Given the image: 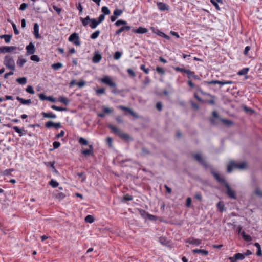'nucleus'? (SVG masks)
Wrapping results in <instances>:
<instances>
[{
  "instance_id": "1",
  "label": "nucleus",
  "mask_w": 262,
  "mask_h": 262,
  "mask_svg": "<svg viewBox=\"0 0 262 262\" xmlns=\"http://www.w3.org/2000/svg\"><path fill=\"white\" fill-rule=\"evenodd\" d=\"M211 173L219 183L225 186L227 189L226 194L230 198L233 199H237L235 192L231 189L230 185L224 178H221L219 174L213 170L211 171Z\"/></svg>"
},
{
  "instance_id": "2",
  "label": "nucleus",
  "mask_w": 262,
  "mask_h": 262,
  "mask_svg": "<svg viewBox=\"0 0 262 262\" xmlns=\"http://www.w3.org/2000/svg\"><path fill=\"white\" fill-rule=\"evenodd\" d=\"M99 80L102 83L112 88L111 92L115 95L120 94L121 92L124 91L123 90H118L117 88L116 83L113 81L108 76H104L103 77L100 78Z\"/></svg>"
},
{
  "instance_id": "3",
  "label": "nucleus",
  "mask_w": 262,
  "mask_h": 262,
  "mask_svg": "<svg viewBox=\"0 0 262 262\" xmlns=\"http://www.w3.org/2000/svg\"><path fill=\"white\" fill-rule=\"evenodd\" d=\"M83 157H94V147L92 144H89L88 141L83 138Z\"/></svg>"
},
{
  "instance_id": "4",
  "label": "nucleus",
  "mask_w": 262,
  "mask_h": 262,
  "mask_svg": "<svg viewBox=\"0 0 262 262\" xmlns=\"http://www.w3.org/2000/svg\"><path fill=\"white\" fill-rule=\"evenodd\" d=\"M108 128H110L112 132H113L116 135L121 137L124 140H128L130 138V136L126 133H123L121 130L114 126L112 124H108L107 126Z\"/></svg>"
},
{
  "instance_id": "5",
  "label": "nucleus",
  "mask_w": 262,
  "mask_h": 262,
  "mask_svg": "<svg viewBox=\"0 0 262 262\" xmlns=\"http://www.w3.org/2000/svg\"><path fill=\"white\" fill-rule=\"evenodd\" d=\"M4 64L11 71H14L15 69V63L13 58L10 55H6L4 60Z\"/></svg>"
},
{
  "instance_id": "6",
  "label": "nucleus",
  "mask_w": 262,
  "mask_h": 262,
  "mask_svg": "<svg viewBox=\"0 0 262 262\" xmlns=\"http://www.w3.org/2000/svg\"><path fill=\"white\" fill-rule=\"evenodd\" d=\"M99 24L95 18H91L89 16H87L83 18V26H86L89 25L92 29H95Z\"/></svg>"
},
{
  "instance_id": "7",
  "label": "nucleus",
  "mask_w": 262,
  "mask_h": 262,
  "mask_svg": "<svg viewBox=\"0 0 262 262\" xmlns=\"http://www.w3.org/2000/svg\"><path fill=\"white\" fill-rule=\"evenodd\" d=\"M197 90L200 92L201 94L209 96L212 98L210 100H205L204 103H206L211 105H215L216 104L215 99H216V97L215 95H213L210 93L203 91V90L199 86H197Z\"/></svg>"
},
{
  "instance_id": "8",
  "label": "nucleus",
  "mask_w": 262,
  "mask_h": 262,
  "mask_svg": "<svg viewBox=\"0 0 262 262\" xmlns=\"http://www.w3.org/2000/svg\"><path fill=\"white\" fill-rule=\"evenodd\" d=\"M194 159L196 160L204 168H207L208 167V164L207 162L202 158L201 155L200 154H196L194 155Z\"/></svg>"
},
{
  "instance_id": "9",
  "label": "nucleus",
  "mask_w": 262,
  "mask_h": 262,
  "mask_svg": "<svg viewBox=\"0 0 262 262\" xmlns=\"http://www.w3.org/2000/svg\"><path fill=\"white\" fill-rule=\"evenodd\" d=\"M78 35L74 33L71 34L69 37V40L73 42L75 45L80 46V42L79 41Z\"/></svg>"
},
{
  "instance_id": "10",
  "label": "nucleus",
  "mask_w": 262,
  "mask_h": 262,
  "mask_svg": "<svg viewBox=\"0 0 262 262\" xmlns=\"http://www.w3.org/2000/svg\"><path fill=\"white\" fill-rule=\"evenodd\" d=\"M16 49V47L14 46H4L0 47V53H11Z\"/></svg>"
},
{
  "instance_id": "11",
  "label": "nucleus",
  "mask_w": 262,
  "mask_h": 262,
  "mask_svg": "<svg viewBox=\"0 0 262 262\" xmlns=\"http://www.w3.org/2000/svg\"><path fill=\"white\" fill-rule=\"evenodd\" d=\"M185 242L195 246H199L202 243V240L191 237L187 239Z\"/></svg>"
},
{
  "instance_id": "12",
  "label": "nucleus",
  "mask_w": 262,
  "mask_h": 262,
  "mask_svg": "<svg viewBox=\"0 0 262 262\" xmlns=\"http://www.w3.org/2000/svg\"><path fill=\"white\" fill-rule=\"evenodd\" d=\"M45 126L48 128H50L52 127H54L56 128L61 127V123L60 122L54 123L52 121H48L46 122Z\"/></svg>"
},
{
  "instance_id": "13",
  "label": "nucleus",
  "mask_w": 262,
  "mask_h": 262,
  "mask_svg": "<svg viewBox=\"0 0 262 262\" xmlns=\"http://www.w3.org/2000/svg\"><path fill=\"white\" fill-rule=\"evenodd\" d=\"M132 31L135 33L144 34L148 32V29L144 27H139L137 29L132 28Z\"/></svg>"
},
{
  "instance_id": "14",
  "label": "nucleus",
  "mask_w": 262,
  "mask_h": 262,
  "mask_svg": "<svg viewBox=\"0 0 262 262\" xmlns=\"http://www.w3.org/2000/svg\"><path fill=\"white\" fill-rule=\"evenodd\" d=\"M157 6L158 8L161 11H167L169 9V7L168 5L160 2H157Z\"/></svg>"
},
{
  "instance_id": "15",
  "label": "nucleus",
  "mask_w": 262,
  "mask_h": 262,
  "mask_svg": "<svg viewBox=\"0 0 262 262\" xmlns=\"http://www.w3.org/2000/svg\"><path fill=\"white\" fill-rule=\"evenodd\" d=\"M130 29H132V27L130 26H122L115 32V35H119L122 32L128 31Z\"/></svg>"
},
{
  "instance_id": "16",
  "label": "nucleus",
  "mask_w": 262,
  "mask_h": 262,
  "mask_svg": "<svg viewBox=\"0 0 262 262\" xmlns=\"http://www.w3.org/2000/svg\"><path fill=\"white\" fill-rule=\"evenodd\" d=\"M39 26L37 23L34 24L33 32V33L35 37L37 39L40 38V35L39 33Z\"/></svg>"
},
{
  "instance_id": "17",
  "label": "nucleus",
  "mask_w": 262,
  "mask_h": 262,
  "mask_svg": "<svg viewBox=\"0 0 262 262\" xmlns=\"http://www.w3.org/2000/svg\"><path fill=\"white\" fill-rule=\"evenodd\" d=\"M118 107L119 108L121 109L122 110L128 113L129 114H130L132 116H133L134 117H137V115H136V114L132 110H131L129 108H128L125 106H122V105L119 106Z\"/></svg>"
},
{
  "instance_id": "18",
  "label": "nucleus",
  "mask_w": 262,
  "mask_h": 262,
  "mask_svg": "<svg viewBox=\"0 0 262 262\" xmlns=\"http://www.w3.org/2000/svg\"><path fill=\"white\" fill-rule=\"evenodd\" d=\"M26 49L29 54H33L35 51L34 45L31 42L26 47Z\"/></svg>"
},
{
  "instance_id": "19",
  "label": "nucleus",
  "mask_w": 262,
  "mask_h": 262,
  "mask_svg": "<svg viewBox=\"0 0 262 262\" xmlns=\"http://www.w3.org/2000/svg\"><path fill=\"white\" fill-rule=\"evenodd\" d=\"M192 252L193 253H198V254H201L202 255L206 256L208 254L209 252L207 250H204V249H195L192 250Z\"/></svg>"
},
{
  "instance_id": "20",
  "label": "nucleus",
  "mask_w": 262,
  "mask_h": 262,
  "mask_svg": "<svg viewBox=\"0 0 262 262\" xmlns=\"http://www.w3.org/2000/svg\"><path fill=\"white\" fill-rule=\"evenodd\" d=\"M234 168H237V163L231 161L227 166V171L228 172H230Z\"/></svg>"
},
{
  "instance_id": "21",
  "label": "nucleus",
  "mask_w": 262,
  "mask_h": 262,
  "mask_svg": "<svg viewBox=\"0 0 262 262\" xmlns=\"http://www.w3.org/2000/svg\"><path fill=\"white\" fill-rule=\"evenodd\" d=\"M216 207L217 208V210L220 212H223L225 210V204L223 201H219L216 204Z\"/></svg>"
},
{
  "instance_id": "22",
  "label": "nucleus",
  "mask_w": 262,
  "mask_h": 262,
  "mask_svg": "<svg viewBox=\"0 0 262 262\" xmlns=\"http://www.w3.org/2000/svg\"><path fill=\"white\" fill-rule=\"evenodd\" d=\"M16 99L24 105H29L31 103V99L25 100L19 97H17Z\"/></svg>"
},
{
  "instance_id": "23",
  "label": "nucleus",
  "mask_w": 262,
  "mask_h": 262,
  "mask_svg": "<svg viewBox=\"0 0 262 262\" xmlns=\"http://www.w3.org/2000/svg\"><path fill=\"white\" fill-rule=\"evenodd\" d=\"M254 246H255L257 248V252H256V255L258 256H262V251L261 248V246L258 243H255L254 244Z\"/></svg>"
},
{
  "instance_id": "24",
  "label": "nucleus",
  "mask_w": 262,
  "mask_h": 262,
  "mask_svg": "<svg viewBox=\"0 0 262 262\" xmlns=\"http://www.w3.org/2000/svg\"><path fill=\"white\" fill-rule=\"evenodd\" d=\"M241 235L243 238L244 240L246 242H248L252 240V237L249 235L246 234L244 231L241 232Z\"/></svg>"
},
{
  "instance_id": "25",
  "label": "nucleus",
  "mask_w": 262,
  "mask_h": 262,
  "mask_svg": "<svg viewBox=\"0 0 262 262\" xmlns=\"http://www.w3.org/2000/svg\"><path fill=\"white\" fill-rule=\"evenodd\" d=\"M41 115H42L43 117H44V118H53V119L56 118V115L52 113L42 112Z\"/></svg>"
},
{
  "instance_id": "26",
  "label": "nucleus",
  "mask_w": 262,
  "mask_h": 262,
  "mask_svg": "<svg viewBox=\"0 0 262 262\" xmlns=\"http://www.w3.org/2000/svg\"><path fill=\"white\" fill-rule=\"evenodd\" d=\"M26 62L27 60L23 58L22 56H19L17 61V64L18 66L22 67Z\"/></svg>"
},
{
  "instance_id": "27",
  "label": "nucleus",
  "mask_w": 262,
  "mask_h": 262,
  "mask_svg": "<svg viewBox=\"0 0 262 262\" xmlns=\"http://www.w3.org/2000/svg\"><path fill=\"white\" fill-rule=\"evenodd\" d=\"M234 260H243L245 258L243 253H237L234 255V256L232 257Z\"/></svg>"
},
{
  "instance_id": "28",
  "label": "nucleus",
  "mask_w": 262,
  "mask_h": 262,
  "mask_svg": "<svg viewBox=\"0 0 262 262\" xmlns=\"http://www.w3.org/2000/svg\"><path fill=\"white\" fill-rule=\"evenodd\" d=\"M220 120L222 121L224 124L228 126H230L234 124V122L232 121L224 118H220Z\"/></svg>"
},
{
  "instance_id": "29",
  "label": "nucleus",
  "mask_w": 262,
  "mask_h": 262,
  "mask_svg": "<svg viewBox=\"0 0 262 262\" xmlns=\"http://www.w3.org/2000/svg\"><path fill=\"white\" fill-rule=\"evenodd\" d=\"M101 58L102 56L100 54L96 53L93 57V61L94 63H98L101 60Z\"/></svg>"
},
{
  "instance_id": "30",
  "label": "nucleus",
  "mask_w": 262,
  "mask_h": 262,
  "mask_svg": "<svg viewBox=\"0 0 262 262\" xmlns=\"http://www.w3.org/2000/svg\"><path fill=\"white\" fill-rule=\"evenodd\" d=\"M84 221L86 223H92L95 221V217L92 215H88L85 217Z\"/></svg>"
},
{
  "instance_id": "31",
  "label": "nucleus",
  "mask_w": 262,
  "mask_h": 262,
  "mask_svg": "<svg viewBox=\"0 0 262 262\" xmlns=\"http://www.w3.org/2000/svg\"><path fill=\"white\" fill-rule=\"evenodd\" d=\"M150 29L152 31V32L157 34L159 36L162 37L163 34L164 33V32L160 31L158 28L151 27Z\"/></svg>"
},
{
  "instance_id": "32",
  "label": "nucleus",
  "mask_w": 262,
  "mask_h": 262,
  "mask_svg": "<svg viewBox=\"0 0 262 262\" xmlns=\"http://www.w3.org/2000/svg\"><path fill=\"white\" fill-rule=\"evenodd\" d=\"M127 21L122 19H119L115 23V25L117 27H119L121 25L127 26Z\"/></svg>"
},
{
  "instance_id": "33",
  "label": "nucleus",
  "mask_w": 262,
  "mask_h": 262,
  "mask_svg": "<svg viewBox=\"0 0 262 262\" xmlns=\"http://www.w3.org/2000/svg\"><path fill=\"white\" fill-rule=\"evenodd\" d=\"M100 34V31L99 30H97L94 32L91 35H90V38L92 39H95L97 38L98 37Z\"/></svg>"
},
{
  "instance_id": "34",
  "label": "nucleus",
  "mask_w": 262,
  "mask_h": 262,
  "mask_svg": "<svg viewBox=\"0 0 262 262\" xmlns=\"http://www.w3.org/2000/svg\"><path fill=\"white\" fill-rule=\"evenodd\" d=\"M96 94L98 96L105 94V89L104 88H99L95 91Z\"/></svg>"
},
{
  "instance_id": "35",
  "label": "nucleus",
  "mask_w": 262,
  "mask_h": 262,
  "mask_svg": "<svg viewBox=\"0 0 262 262\" xmlns=\"http://www.w3.org/2000/svg\"><path fill=\"white\" fill-rule=\"evenodd\" d=\"M74 85H77L79 88L82 87V81H79L78 82H77L76 80H73L71 81L70 83V86L72 87Z\"/></svg>"
},
{
  "instance_id": "36",
  "label": "nucleus",
  "mask_w": 262,
  "mask_h": 262,
  "mask_svg": "<svg viewBox=\"0 0 262 262\" xmlns=\"http://www.w3.org/2000/svg\"><path fill=\"white\" fill-rule=\"evenodd\" d=\"M139 213L140 214V215L145 219L147 216V214H148V212H147L145 210L142 209H137Z\"/></svg>"
},
{
  "instance_id": "37",
  "label": "nucleus",
  "mask_w": 262,
  "mask_h": 262,
  "mask_svg": "<svg viewBox=\"0 0 262 262\" xmlns=\"http://www.w3.org/2000/svg\"><path fill=\"white\" fill-rule=\"evenodd\" d=\"M249 69L248 68H245L237 72V74L239 76L246 75L249 71Z\"/></svg>"
},
{
  "instance_id": "38",
  "label": "nucleus",
  "mask_w": 262,
  "mask_h": 262,
  "mask_svg": "<svg viewBox=\"0 0 262 262\" xmlns=\"http://www.w3.org/2000/svg\"><path fill=\"white\" fill-rule=\"evenodd\" d=\"M172 68L173 69H174L176 72H181V73H186V72L187 70V69H186L180 68L179 67L172 66Z\"/></svg>"
},
{
  "instance_id": "39",
  "label": "nucleus",
  "mask_w": 262,
  "mask_h": 262,
  "mask_svg": "<svg viewBox=\"0 0 262 262\" xmlns=\"http://www.w3.org/2000/svg\"><path fill=\"white\" fill-rule=\"evenodd\" d=\"M141 154L143 156H147L151 154L150 151L146 147H142Z\"/></svg>"
},
{
  "instance_id": "40",
  "label": "nucleus",
  "mask_w": 262,
  "mask_h": 262,
  "mask_svg": "<svg viewBox=\"0 0 262 262\" xmlns=\"http://www.w3.org/2000/svg\"><path fill=\"white\" fill-rule=\"evenodd\" d=\"M101 11L103 13L102 14L106 15H109L111 13L110 10L106 6H103L101 8Z\"/></svg>"
},
{
  "instance_id": "41",
  "label": "nucleus",
  "mask_w": 262,
  "mask_h": 262,
  "mask_svg": "<svg viewBox=\"0 0 262 262\" xmlns=\"http://www.w3.org/2000/svg\"><path fill=\"white\" fill-rule=\"evenodd\" d=\"M1 37L4 38L6 43H9L11 40L12 35H3L1 36Z\"/></svg>"
},
{
  "instance_id": "42",
  "label": "nucleus",
  "mask_w": 262,
  "mask_h": 262,
  "mask_svg": "<svg viewBox=\"0 0 262 262\" xmlns=\"http://www.w3.org/2000/svg\"><path fill=\"white\" fill-rule=\"evenodd\" d=\"M59 101L61 103H64L66 105L68 104L69 102V101L68 100V99L63 96H60L59 98Z\"/></svg>"
},
{
  "instance_id": "43",
  "label": "nucleus",
  "mask_w": 262,
  "mask_h": 262,
  "mask_svg": "<svg viewBox=\"0 0 262 262\" xmlns=\"http://www.w3.org/2000/svg\"><path fill=\"white\" fill-rule=\"evenodd\" d=\"M123 13V11L121 9H116L113 12V14L116 17L120 16Z\"/></svg>"
},
{
  "instance_id": "44",
  "label": "nucleus",
  "mask_w": 262,
  "mask_h": 262,
  "mask_svg": "<svg viewBox=\"0 0 262 262\" xmlns=\"http://www.w3.org/2000/svg\"><path fill=\"white\" fill-rule=\"evenodd\" d=\"M16 81L20 84H25L27 82V78L26 77L19 78L16 79Z\"/></svg>"
},
{
  "instance_id": "45",
  "label": "nucleus",
  "mask_w": 262,
  "mask_h": 262,
  "mask_svg": "<svg viewBox=\"0 0 262 262\" xmlns=\"http://www.w3.org/2000/svg\"><path fill=\"white\" fill-rule=\"evenodd\" d=\"M62 67V64L61 63H54L52 65V68L54 70H58L59 69Z\"/></svg>"
},
{
  "instance_id": "46",
  "label": "nucleus",
  "mask_w": 262,
  "mask_h": 262,
  "mask_svg": "<svg viewBox=\"0 0 262 262\" xmlns=\"http://www.w3.org/2000/svg\"><path fill=\"white\" fill-rule=\"evenodd\" d=\"M127 72L130 77L134 78L136 76L135 72L132 69H128Z\"/></svg>"
},
{
  "instance_id": "47",
  "label": "nucleus",
  "mask_w": 262,
  "mask_h": 262,
  "mask_svg": "<svg viewBox=\"0 0 262 262\" xmlns=\"http://www.w3.org/2000/svg\"><path fill=\"white\" fill-rule=\"evenodd\" d=\"M122 56V53L119 51H116L115 52L114 55V58L115 60H118L121 58Z\"/></svg>"
},
{
  "instance_id": "48",
  "label": "nucleus",
  "mask_w": 262,
  "mask_h": 262,
  "mask_svg": "<svg viewBox=\"0 0 262 262\" xmlns=\"http://www.w3.org/2000/svg\"><path fill=\"white\" fill-rule=\"evenodd\" d=\"M26 91L27 93L31 94H34L35 93L33 87L31 85H28L26 88Z\"/></svg>"
},
{
  "instance_id": "49",
  "label": "nucleus",
  "mask_w": 262,
  "mask_h": 262,
  "mask_svg": "<svg viewBox=\"0 0 262 262\" xmlns=\"http://www.w3.org/2000/svg\"><path fill=\"white\" fill-rule=\"evenodd\" d=\"M51 108L53 110H55L58 111H64L66 110V108L58 107V106H57L54 105L51 106Z\"/></svg>"
},
{
  "instance_id": "50",
  "label": "nucleus",
  "mask_w": 262,
  "mask_h": 262,
  "mask_svg": "<svg viewBox=\"0 0 262 262\" xmlns=\"http://www.w3.org/2000/svg\"><path fill=\"white\" fill-rule=\"evenodd\" d=\"M156 70L159 74H161L162 75L164 74L165 72L163 68L158 66L156 67Z\"/></svg>"
},
{
  "instance_id": "51",
  "label": "nucleus",
  "mask_w": 262,
  "mask_h": 262,
  "mask_svg": "<svg viewBox=\"0 0 262 262\" xmlns=\"http://www.w3.org/2000/svg\"><path fill=\"white\" fill-rule=\"evenodd\" d=\"M194 97L199 102L202 103H204L205 100L202 99L201 97L199 96L196 93H194Z\"/></svg>"
},
{
  "instance_id": "52",
  "label": "nucleus",
  "mask_w": 262,
  "mask_h": 262,
  "mask_svg": "<svg viewBox=\"0 0 262 262\" xmlns=\"http://www.w3.org/2000/svg\"><path fill=\"white\" fill-rule=\"evenodd\" d=\"M13 129L19 134L20 137L23 136L22 130L17 126H13Z\"/></svg>"
},
{
  "instance_id": "53",
  "label": "nucleus",
  "mask_w": 262,
  "mask_h": 262,
  "mask_svg": "<svg viewBox=\"0 0 262 262\" xmlns=\"http://www.w3.org/2000/svg\"><path fill=\"white\" fill-rule=\"evenodd\" d=\"M156 108L160 112H161L163 108V104L161 102H158L156 104Z\"/></svg>"
},
{
  "instance_id": "54",
  "label": "nucleus",
  "mask_w": 262,
  "mask_h": 262,
  "mask_svg": "<svg viewBox=\"0 0 262 262\" xmlns=\"http://www.w3.org/2000/svg\"><path fill=\"white\" fill-rule=\"evenodd\" d=\"M133 196L128 194H126L123 196V200L124 201H132Z\"/></svg>"
},
{
  "instance_id": "55",
  "label": "nucleus",
  "mask_w": 262,
  "mask_h": 262,
  "mask_svg": "<svg viewBox=\"0 0 262 262\" xmlns=\"http://www.w3.org/2000/svg\"><path fill=\"white\" fill-rule=\"evenodd\" d=\"M147 217L151 221H156L158 219V217L157 216L150 214L149 213L147 214Z\"/></svg>"
},
{
  "instance_id": "56",
  "label": "nucleus",
  "mask_w": 262,
  "mask_h": 262,
  "mask_svg": "<svg viewBox=\"0 0 262 262\" xmlns=\"http://www.w3.org/2000/svg\"><path fill=\"white\" fill-rule=\"evenodd\" d=\"M210 2L217 10H221V8L218 5V2H216L215 0H210Z\"/></svg>"
},
{
  "instance_id": "57",
  "label": "nucleus",
  "mask_w": 262,
  "mask_h": 262,
  "mask_svg": "<svg viewBox=\"0 0 262 262\" xmlns=\"http://www.w3.org/2000/svg\"><path fill=\"white\" fill-rule=\"evenodd\" d=\"M186 74H187V77L190 79L191 77H193V74H194V72L193 71H191L190 70L187 69Z\"/></svg>"
},
{
  "instance_id": "58",
  "label": "nucleus",
  "mask_w": 262,
  "mask_h": 262,
  "mask_svg": "<svg viewBox=\"0 0 262 262\" xmlns=\"http://www.w3.org/2000/svg\"><path fill=\"white\" fill-rule=\"evenodd\" d=\"M140 69L143 71L145 74H148L149 72V70L148 68H146L144 64H142L140 66Z\"/></svg>"
},
{
  "instance_id": "59",
  "label": "nucleus",
  "mask_w": 262,
  "mask_h": 262,
  "mask_svg": "<svg viewBox=\"0 0 262 262\" xmlns=\"http://www.w3.org/2000/svg\"><path fill=\"white\" fill-rule=\"evenodd\" d=\"M50 184L54 188L57 187L58 186V183L54 180H51Z\"/></svg>"
},
{
  "instance_id": "60",
  "label": "nucleus",
  "mask_w": 262,
  "mask_h": 262,
  "mask_svg": "<svg viewBox=\"0 0 262 262\" xmlns=\"http://www.w3.org/2000/svg\"><path fill=\"white\" fill-rule=\"evenodd\" d=\"M190 104L191 107L195 110H198L199 109V106L197 103L194 102L193 101H190Z\"/></svg>"
},
{
  "instance_id": "61",
  "label": "nucleus",
  "mask_w": 262,
  "mask_h": 262,
  "mask_svg": "<svg viewBox=\"0 0 262 262\" xmlns=\"http://www.w3.org/2000/svg\"><path fill=\"white\" fill-rule=\"evenodd\" d=\"M191 198L190 197L187 198L186 201V206L187 207H190L191 206Z\"/></svg>"
},
{
  "instance_id": "62",
  "label": "nucleus",
  "mask_w": 262,
  "mask_h": 262,
  "mask_svg": "<svg viewBox=\"0 0 262 262\" xmlns=\"http://www.w3.org/2000/svg\"><path fill=\"white\" fill-rule=\"evenodd\" d=\"M105 19V15L103 14H100L97 20L98 23L100 24Z\"/></svg>"
},
{
  "instance_id": "63",
  "label": "nucleus",
  "mask_w": 262,
  "mask_h": 262,
  "mask_svg": "<svg viewBox=\"0 0 262 262\" xmlns=\"http://www.w3.org/2000/svg\"><path fill=\"white\" fill-rule=\"evenodd\" d=\"M30 59L32 61H36V62L39 61V58L38 57V56L37 55H32L30 57Z\"/></svg>"
},
{
  "instance_id": "64",
  "label": "nucleus",
  "mask_w": 262,
  "mask_h": 262,
  "mask_svg": "<svg viewBox=\"0 0 262 262\" xmlns=\"http://www.w3.org/2000/svg\"><path fill=\"white\" fill-rule=\"evenodd\" d=\"M12 26L14 33L16 35H18L19 33V32L18 30L17 29L16 25L14 23H12Z\"/></svg>"
}]
</instances>
